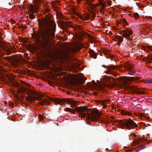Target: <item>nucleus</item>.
<instances>
[{
	"label": "nucleus",
	"mask_w": 152,
	"mask_h": 152,
	"mask_svg": "<svg viewBox=\"0 0 152 152\" xmlns=\"http://www.w3.org/2000/svg\"><path fill=\"white\" fill-rule=\"evenodd\" d=\"M20 88L18 89V91L20 93H23V92L27 91L28 93L30 95H35L36 93L35 92L33 91L31 89H28L27 88H25L21 84H20Z\"/></svg>",
	"instance_id": "7"
},
{
	"label": "nucleus",
	"mask_w": 152,
	"mask_h": 152,
	"mask_svg": "<svg viewBox=\"0 0 152 152\" xmlns=\"http://www.w3.org/2000/svg\"><path fill=\"white\" fill-rule=\"evenodd\" d=\"M67 110L72 113L75 111L79 113L82 116H87V118L93 121H97L100 117V113L95 109H89L86 106L78 107L76 108V110L69 108H67Z\"/></svg>",
	"instance_id": "2"
},
{
	"label": "nucleus",
	"mask_w": 152,
	"mask_h": 152,
	"mask_svg": "<svg viewBox=\"0 0 152 152\" xmlns=\"http://www.w3.org/2000/svg\"><path fill=\"white\" fill-rule=\"evenodd\" d=\"M29 17L31 19H33L35 18V17L34 16V15L32 13H31L29 15Z\"/></svg>",
	"instance_id": "26"
},
{
	"label": "nucleus",
	"mask_w": 152,
	"mask_h": 152,
	"mask_svg": "<svg viewBox=\"0 0 152 152\" xmlns=\"http://www.w3.org/2000/svg\"><path fill=\"white\" fill-rule=\"evenodd\" d=\"M89 16L88 15H87V16L86 17V18L87 19H88L89 18Z\"/></svg>",
	"instance_id": "35"
},
{
	"label": "nucleus",
	"mask_w": 152,
	"mask_h": 152,
	"mask_svg": "<svg viewBox=\"0 0 152 152\" xmlns=\"http://www.w3.org/2000/svg\"><path fill=\"white\" fill-rule=\"evenodd\" d=\"M104 54H106V53H104Z\"/></svg>",
	"instance_id": "43"
},
{
	"label": "nucleus",
	"mask_w": 152,
	"mask_h": 152,
	"mask_svg": "<svg viewBox=\"0 0 152 152\" xmlns=\"http://www.w3.org/2000/svg\"><path fill=\"white\" fill-rule=\"evenodd\" d=\"M115 123H118L122 129L125 128L128 130L134 129L137 126L135 122L130 118L125 119L124 121L121 120L115 121Z\"/></svg>",
	"instance_id": "3"
},
{
	"label": "nucleus",
	"mask_w": 152,
	"mask_h": 152,
	"mask_svg": "<svg viewBox=\"0 0 152 152\" xmlns=\"http://www.w3.org/2000/svg\"><path fill=\"white\" fill-rule=\"evenodd\" d=\"M89 57H91L92 58V56H91V55H89Z\"/></svg>",
	"instance_id": "37"
},
{
	"label": "nucleus",
	"mask_w": 152,
	"mask_h": 152,
	"mask_svg": "<svg viewBox=\"0 0 152 152\" xmlns=\"http://www.w3.org/2000/svg\"><path fill=\"white\" fill-rule=\"evenodd\" d=\"M102 66L106 68L107 70L104 71V72L106 74H112L114 76L116 77V74L115 72L112 71V70H114L115 69H117L118 68V66L115 65L111 64L110 66H106L104 65H102Z\"/></svg>",
	"instance_id": "6"
},
{
	"label": "nucleus",
	"mask_w": 152,
	"mask_h": 152,
	"mask_svg": "<svg viewBox=\"0 0 152 152\" xmlns=\"http://www.w3.org/2000/svg\"><path fill=\"white\" fill-rule=\"evenodd\" d=\"M25 85L26 86H29V84H28V83H26V84H25Z\"/></svg>",
	"instance_id": "36"
},
{
	"label": "nucleus",
	"mask_w": 152,
	"mask_h": 152,
	"mask_svg": "<svg viewBox=\"0 0 152 152\" xmlns=\"http://www.w3.org/2000/svg\"><path fill=\"white\" fill-rule=\"evenodd\" d=\"M0 37L1 38V36H0Z\"/></svg>",
	"instance_id": "45"
},
{
	"label": "nucleus",
	"mask_w": 152,
	"mask_h": 152,
	"mask_svg": "<svg viewBox=\"0 0 152 152\" xmlns=\"http://www.w3.org/2000/svg\"><path fill=\"white\" fill-rule=\"evenodd\" d=\"M117 39H118V43H121L123 41V38L121 36H119L118 35L117 36Z\"/></svg>",
	"instance_id": "19"
},
{
	"label": "nucleus",
	"mask_w": 152,
	"mask_h": 152,
	"mask_svg": "<svg viewBox=\"0 0 152 152\" xmlns=\"http://www.w3.org/2000/svg\"><path fill=\"white\" fill-rule=\"evenodd\" d=\"M100 4L101 5V7L102 8H104L105 7V4L103 2H101Z\"/></svg>",
	"instance_id": "28"
},
{
	"label": "nucleus",
	"mask_w": 152,
	"mask_h": 152,
	"mask_svg": "<svg viewBox=\"0 0 152 152\" xmlns=\"http://www.w3.org/2000/svg\"><path fill=\"white\" fill-rule=\"evenodd\" d=\"M3 55V53L1 52V50H0V62L1 61V58L2 56Z\"/></svg>",
	"instance_id": "29"
},
{
	"label": "nucleus",
	"mask_w": 152,
	"mask_h": 152,
	"mask_svg": "<svg viewBox=\"0 0 152 152\" xmlns=\"http://www.w3.org/2000/svg\"><path fill=\"white\" fill-rule=\"evenodd\" d=\"M89 53L90 55H91V56H92V58L94 59H96V58L97 55L93 50H90Z\"/></svg>",
	"instance_id": "16"
},
{
	"label": "nucleus",
	"mask_w": 152,
	"mask_h": 152,
	"mask_svg": "<svg viewBox=\"0 0 152 152\" xmlns=\"http://www.w3.org/2000/svg\"><path fill=\"white\" fill-rule=\"evenodd\" d=\"M144 82L145 83L152 84V78H150L146 79L144 80Z\"/></svg>",
	"instance_id": "17"
},
{
	"label": "nucleus",
	"mask_w": 152,
	"mask_h": 152,
	"mask_svg": "<svg viewBox=\"0 0 152 152\" xmlns=\"http://www.w3.org/2000/svg\"><path fill=\"white\" fill-rule=\"evenodd\" d=\"M37 7L34 6H31L30 8V10L33 12H36Z\"/></svg>",
	"instance_id": "18"
},
{
	"label": "nucleus",
	"mask_w": 152,
	"mask_h": 152,
	"mask_svg": "<svg viewBox=\"0 0 152 152\" xmlns=\"http://www.w3.org/2000/svg\"><path fill=\"white\" fill-rule=\"evenodd\" d=\"M123 66H124L125 69H126L127 70L129 71L128 73L129 75H132L135 73V72L134 71V70L133 69L129 64H128L127 66L124 65L123 66L121 65L120 66V67L122 68Z\"/></svg>",
	"instance_id": "10"
},
{
	"label": "nucleus",
	"mask_w": 152,
	"mask_h": 152,
	"mask_svg": "<svg viewBox=\"0 0 152 152\" xmlns=\"http://www.w3.org/2000/svg\"><path fill=\"white\" fill-rule=\"evenodd\" d=\"M2 48L4 49L5 52H6V54H7V55L9 54L11 51V48H9L8 46H5L4 48L3 47Z\"/></svg>",
	"instance_id": "14"
},
{
	"label": "nucleus",
	"mask_w": 152,
	"mask_h": 152,
	"mask_svg": "<svg viewBox=\"0 0 152 152\" xmlns=\"http://www.w3.org/2000/svg\"><path fill=\"white\" fill-rule=\"evenodd\" d=\"M64 101L68 103H70L71 104H75V102L74 101L70 100L67 99H65Z\"/></svg>",
	"instance_id": "20"
},
{
	"label": "nucleus",
	"mask_w": 152,
	"mask_h": 152,
	"mask_svg": "<svg viewBox=\"0 0 152 152\" xmlns=\"http://www.w3.org/2000/svg\"><path fill=\"white\" fill-rule=\"evenodd\" d=\"M136 89H137V88H136L135 89V88H132L131 89H132V91L134 92V93H135L137 94H141V93H142L141 92H140V91H136Z\"/></svg>",
	"instance_id": "23"
},
{
	"label": "nucleus",
	"mask_w": 152,
	"mask_h": 152,
	"mask_svg": "<svg viewBox=\"0 0 152 152\" xmlns=\"http://www.w3.org/2000/svg\"><path fill=\"white\" fill-rule=\"evenodd\" d=\"M121 113L122 114H123L124 115H131L130 113L127 111H126L124 110H122L121 111Z\"/></svg>",
	"instance_id": "21"
},
{
	"label": "nucleus",
	"mask_w": 152,
	"mask_h": 152,
	"mask_svg": "<svg viewBox=\"0 0 152 152\" xmlns=\"http://www.w3.org/2000/svg\"><path fill=\"white\" fill-rule=\"evenodd\" d=\"M145 25V24H143V25Z\"/></svg>",
	"instance_id": "44"
},
{
	"label": "nucleus",
	"mask_w": 152,
	"mask_h": 152,
	"mask_svg": "<svg viewBox=\"0 0 152 152\" xmlns=\"http://www.w3.org/2000/svg\"><path fill=\"white\" fill-rule=\"evenodd\" d=\"M38 23V30L34 32L32 37L37 45L42 46L44 53L49 54L51 51L49 43L55 36L56 25L48 16L39 20Z\"/></svg>",
	"instance_id": "1"
},
{
	"label": "nucleus",
	"mask_w": 152,
	"mask_h": 152,
	"mask_svg": "<svg viewBox=\"0 0 152 152\" xmlns=\"http://www.w3.org/2000/svg\"><path fill=\"white\" fill-rule=\"evenodd\" d=\"M64 25L66 27L69 26L70 27L73 28L75 30H79V29H80V27L77 26L75 25H73L71 24L70 21H67L65 22L64 23Z\"/></svg>",
	"instance_id": "11"
},
{
	"label": "nucleus",
	"mask_w": 152,
	"mask_h": 152,
	"mask_svg": "<svg viewBox=\"0 0 152 152\" xmlns=\"http://www.w3.org/2000/svg\"><path fill=\"white\" fill-rule=\"evenodd\" d=\"M148 48L149 49H151V48H150V47H149V46L148 47Z\"/></svg>",
	"instance_id": "39"
},
{
	"label": "nucleus",
	"mask_w": 152,
	"mask_h": 152,
	"mask_svg": "<svg viewBox=\"0 0 152 152\" xmlns=\"http://www.w3.org/2000/svg\"><path fill=\"white\" fill-rule=\"evenodd\" d=\"M5 59L11 63L14 66L17 67L20 63L19 59L13 56H6L4 58Z\"/></svg>",
	"instance_id": "5"
},
{
	"label": "nucleus",
	"mask_w": 152,
	"mask_h": 152,
	"mask_svg": "<svg viewBox=\"0 0 152 152\" xmlns=\"http://www.w3.org/2000/svg\"><path fill=\"white\" fill-rule=\"evenodd\" d=\"M39 117L40 118H41L42 119V114H39Z\"/></svg>",
	"instance_id": "33"
},
{
	"label": "nucleus",
	"mask_w": 152,
	"mask_h": 152,
	"mask_svg": "<svg viewBox=\"0 0 152 152\" xmlns=\"http://www.w3.org/2000/svg\"><path fill=\"white\" fill-rule=\"evenodd\" d=\"M35 4L38 5L41 3V0H33Z\"/></svg>",
	"instance_id": "25"
},
{
	"label": "nucleus",
	"mask_w": 152,
	"mask_h": 152,
	"mask_svg": "<svg viewBox=\"0 0 152 152\" xmlns=\"http://www.w3.org/2000/svg\"><path fill=\"white\" fill-rule=\"evenodd\" d=\"M107 101L106 100H104V101H101L100 103L101 104H102V105H104L105 104L107 103Z\"/></svg>",
	"instance_id": "27"
},
{
	"label": "nucleus",
	"mask_w": 152,
	"mask_h": 152,
	"mask_svg": "<svg viewBox=\"0 0 152 152\" xmlns=\"http://www.w3.org/2000/svg\"><path fill=\"white\" fill-rule=\"evenodd\" d=\"M133 135H134V137L136 136V135L135 134H134Z\"/></svg>",
	"instance_id": "40"
},
{
	"label": "nucleus",
	"mask_w": 152,
	"mask_h": 152,
	"mask_svg": "<svg viewBox=\"0 0 152 152\" xmlns=\"http://www.w3.org/2000/svg\"><path fill=\"white\" fill-rule=\"evenodd\" d=\"M29 99L32 101L35 100L37 101L39 100V103L40 104L42 105L43 104L46 102V100L45 99H42L40 98H38L33 96H31L29 98Z\"/></svg>",
	"instance_id": "9"
},
{
	"label": "nucleus",
	"mask_w": 152,
	"mask_h": 152,
	"mask_svg": "<svg viewBox=\"0 0 152 152\" xmlns=\"http://www.w3.org/2000/svg\"><path fill=\"white\" fill-rule=\"evenodd\" d=\"M13 85L15 87L18 88L20 86V84L18 83H12Z\"/></svg>",
	"instance_id": "24"
},
{
	"label": "nucleus",
	"mask_w": 152,
	"mask_h": 152,
	"mask_svg": "<svg viewBox=\"0 0 152 152\" xmlns=\"http://www.w3.org/2000/svg\"><path fill=\"white\" fill-rule=\"evenodd\" d=\"M114 118L113 117L112 118L113 119Z\"/></svg>",
	"instance_id": "42"
},
{
	"label": "nucleus",
	"mask_w": 152,
	"mask_h": 152,
	"mask_svg": "<svg viewBox=\"0 0 152 152\" xmlns=\"http://www.w3.org/2000/svg\"><path fill=\"white\" fill-rule=\"evenodd\" d=\"M138 78L134 77H129L128 78V80L129 81L134 82H136L138 80Z\"/></svg>",
	"instance_id": "13"
},
{
	"label": "nucleus",
	"mask_w": 152,
	"mask_h": 152,
	"mask_svg": "<svg viewBox=\"0 0 152 152\" xmlns=\"http://www.w3.org/2000/svg\"><path fill=\"white\" fill-rule=\"evenodd\" d=\"M130 16L132 17H135V19H136L138 18L139 17L138 14L137 12L135 13L134 14H131Z\"/></svg>",
	"instance_id": "22"
},
{
	"label": "nucleus",
	"mask_w": 152,
	"mask_h": 152,
	"mask_svg": "<svg viewBox=\"0 0 152 152\" xmlns=\"http://www.w3.org/2000/svg\"><path fill=\"white\" fill-rule=\"evenodd\" d=\"M139 147H140V148L139 149L140 150H141L142 149H143V148H145V146L143 145H139Z\"/></svg>",
	"instance_id": "31"
},
{
	"label": "nucleus",
	"mask_w": 152,
	"mask_h": 152,
	"mask_svg": "<svg viewBox=\"0 0 152 152\" xmlns=\"http://www.w3.org/2000/svg\"><path fill=\"white\" fill-rule=\"evenodd\" d=\"M86 33L83 31H81L80 33V35L78 36V38L80 40H82L83 39V37L85 35ZM87 36L90 39H93V37L90 34L88 33H86Z\"/></svg>",
	"instance_id": "12"
},
{
	"label": "nucleus",
	"mask_w": 152,
	"mask_h": 152,
	"mask_svg": "<svg viewBox=\"0 0 152 152\" xmlns=\"http://www.w3.org/2000/svg\"><path fill=\"white\" fill-rule=\"evenodd\" d=\"M89 57H91L92 58V56H91V55H89Z\"/></svg>",
	"instance_id": "38"
},
{
	"label": "nucleus",
	"mask_w": 152,
	"mask_h": 152,
	"mask_svg": "<svg viewBox=\"0 0 152 152\" xmlns=\"http://www.w3.org/2000/svg\"><path fill=\"white\" fill-rule=\"evenodd\" d=\"M120 34L122 35L124 37L126 38L127 40L131 42L132 40L131 38L133 37V35L131 30L129 29L121 31Z\"/></svg>",
	"instance_id": "4"
},
{
	"label": "nucleus",
	"mask_w": 152,
	"mask_h": 152,
	"mask_svg": "<svg viewBox=\"0 0 152 152\" xmlns=\"http://www.w3.org/2000/svg\"><path fill=\"white\" fill-rule=\"evenodd\" d=\"M140 141H141V140L140 139H139L137 140V142L138 144H139L140 142Z\"/></svg>",
	"instance_id": "34"
},
{
	"label": "nucleus",
	"mask_w": 152,
	"mask_h": 152,
	"mask_svg": "<svg viewBox=\"0 0 152 152\" xmlns=\"http://www.w3.org/2000/svg\"><path fill=\"white\" fill-rule=\"evenodd\" d=\"M115 80L114 78L112 77L106 76L105 79V83H104V86L106 87L111 85Z\"/></svg>",
	"instance_id": "8"
},
{
	"label": "nucleus",
	"mask_w": 152,
	"mask_h": 152,
	"mask_svg": "<svg viewBox=\"0 0 152 152\" xmlns=\"http://www.w3.org/2000/svg\"><path fill=\"white\" fill-rule=\"evenodd\" d=\"M122 22L124 23H125V24L126 25L127 24V23H128L126 21V20L124 19H123Z\"/></svg>",
	"instance_id": "32"
},
{
	"label": "nucleus",
	"mask_w": 152,
	"mask_h": 152,
	"mask_svg": "<svg viewBox=\"0 0 152 152\" xmlns=\"http://www.w3.org/2000/svg\"><path fill=\"white\" fill-rule=\"evenodd\" d=\"M84 83V82H83V83H82L80 81H77V83L79 85H82V84H83Z\"/></svg>",
	"instance_id": "30"
},
{
	"label": "nucleus",
	"mask_w": 152,
	"mask_h": 152,
	"mask_svg": "<svg viewBox=\"0 0 152 152\" xmlns=\"http://www.w3.org/2000/svg\"><path fill=\"white\" fill-rule=\"evenodd\" d=\"M93 16H94V17H95V16L93 14Z\"/></svg>",
	"instance_id": "41"
},
{
	"label": "nucleus",
	"mask_w": 152,
	"mask_h": 152,
	"mask_svg": "<svg viewBox=\"0 0 152 152\" xmlns=\"http://www.w3.org/2000/svg\"><path fill=\"white\" fill-rule=\"evenodd\" d=\"M52 101L54 103L59 104L61 103H62L63 101V100L61 99H53Z\"/></svg>",
	"instance_id": "15"
}]
</instances>
